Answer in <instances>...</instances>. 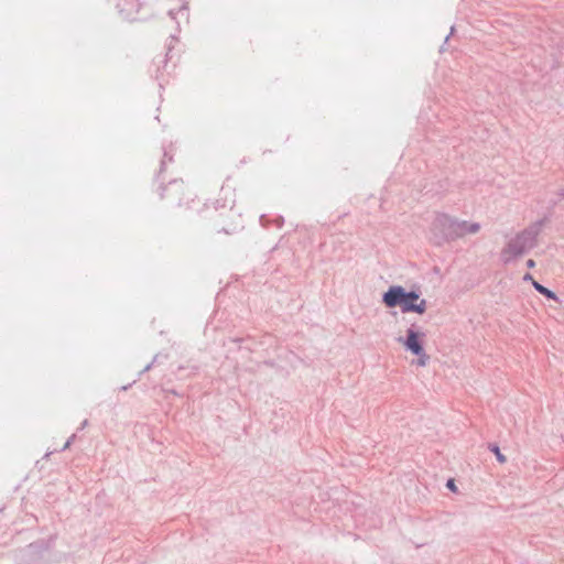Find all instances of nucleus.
I'll list each match as a JSON object with an SVG mask.
<instances>
[{
    "mask_svg": "<svg viewBox=\"0 0 564 564\" xmlns=\"http://www.w3.org/2000/svg\"><path fill=\"white\" fill-rule=\"evenodd\" d=\"M540 230L541 224L535 223L511 237L501 250V261L508 264L528 253L535 247Z\"/></svg>",
    "mask_w": 564,
    "mask_h": 564,
    "instance_id": "1",
    "label": "nucleus"
},
{
    "mask_svg": "<svg viewBox=\"0 0 564 564\" xmlns=\"http://www.w3.org/2000/svg\"><path fill=\"white\" fill-rule=\"evenodd\" d=\"M523 280L524 281H531L533 283V281H535L532 275L530 273H527L524 276H523Z\"/></svg>",
    "mask_w": 564,
    "mask_h": 564,
    "instance_id": "12",
    "label": "nucleus"
},
{
    "mask_svg": "<svg viewBox=\"0 0 564 564\" xmlns=\"http://www.w3.org/2000/svg\"><path fill=\"white\" fill-rule=\"evenodd\" d=\"M456 225V218H452L448 215H437L431 227L433 240L436 245H442L444 241L454 240V232Z\"/></svg>",
    "mask_w": 564,
    "mask_h": 564,
    "instance_id": "3",
    "label": "nucleus"
},
{
    "mask_svg": "<svg viewBox=\"0 0 564 564\" xmlns=\"http://www.w3.org/2000/svg\"><path fill=\"white\" fill-rule=\"evenodd\" d=\"M558 196L564 198V187L558 191Z\"/></svg>",
    "mask_w": 564,
    "mask_h": 564,
    "instance_id": "13",
    "label": "nucleus"
},
{
    "mask_svg": "<svg viewBox=\"0 0 564 564\" xmlns=\"http://www.w3.org/2000/svg\"><path fill=\"white\" fill-rule=\"evenodd\" d=\"M75 437H76V435H75V434H73V435H72V436L66 441V443L64 444V446H63L62 451L67 449V448L70 446V444L74 442Z\"/></svg>",
    "mask_w": 564,
    "mask_h": 564,
    "instance_id": "9",
    "label": "nucleus"
},
{
    "mask_svg": "<svg viewBox=\"0 0 564 564\" xmlns=\"http://www.w3.org/2000/svg\"><path fill=\"white\" fill-rule=\"evenodd\" d=\"M446 487H447L449 490H452V491H456V489H457V488H456V485H455V482H454V479H448V480H447V484H446Z\"/></svg>",
    "mask_w": 564,
    "mask_h": 564,
    "instance_id": "10",
    "label": "nucleus"
},
{
    "mask_svg": "<svg viewBox=\"0 0 564 564\" xmlns=\"http://www.w3.org/2000/svg\"><path fill=\"white\" fill-rule=\"evenodd\" d=\"M382 302L387 307L400 306L402 313L414 312L423 314L427 308V302L420 297L415 291H406L403 286L393 285L383 293Z\"/></svg>",
    "mask_w": 564,
    "mask_h": 564,
    "instance_id": "2",
    "label": "nucleus"
},
{
    "mask_svg": "<svg viewBox=\"0 0 564 564\" xmlns=\"http://www.w3.org/2000/svg\"><path fill=\"white\" fill-rule=\"evenodd\" d=\"M490 449H491V452H494L496 454V457L500 463L506 462V456L501 454V452L497 445H490Z\"/></svg>",
    "mask_w": 564,
    "mask_h": 564,
    "instance_id": "8",
    "label": "nucleus"
},
{
    "mask_svg": "<svg viewBox=\"0 0 564 564\" xmlns=\"http://www.w3.org/2000/svg\"><path fill=\"white\" fill-rule=\"evenodd\" d=\"M527 267H528V268H530V269L534 268V267H535V262H534V260L529 259V260L527 261Z\"/></svg>",
    "mask_w": 564,
    "mask_h": 564,
    "instance_id": "11",
    "label": "nucleus"
},
{
    "mask_svg": "<svg viewBox=\"0 0 564 564\" xmlns=\"http://www.w3.org/2000/svg\"><path fill=\"white\" fill-rule=\"evenodd\" d=\"M151 368V365L145 366V368L142 370V372L148 371Z\"/></svg>",
    "mask_w": 564,
    "mask_h": 564,
    "instance_id": "15",
    "label": "nucleus"
},
{
    "mask_svg": "<svg viewBox=\"0 0 564 564\" xmlns=\"http://www.w3.org/2000/svg\"><path fill=\"white\" fill-rule=\"evenodd\" d=\"M533 288L542 295L546 296L547 299L550 300H554V301H557V295L549 290L547 288L543 286L542 284H540L539 282L536 281H533Z\"/></svg>",
    "mask_w": 564,
    "mask_h": 564,
    "instance_id": "6",
    "label": "nucleus"
},
{
    "mask_svg": "<svg viewBox=\"0 0 564 564\" xmlns=\"http://www.w3.org/2000/svg\"><path fill=\"white\" fill-rule=\"evenodd\" d=\"M87 423H88V421H87V420H85V421L82 423L80 429H84V427L87 425Z\"/></svg>",
    "mask_w": 564,
    "mask_h": 564,
    "instance_id": "14",
    "label": "nucleus"
},
{
    "mask_svg": "<svg viewBox=\"0 0 564 564\" xmlns=\"http://www.w3.org/2000/svg\"><path fill=\"white\" fill-rule=\"evenodd\" d=\"M480 230L479 223H469L466 220L456 219L454 240L462 238L466 235H475Z\"/></svg>",
    "mask_w": 564,
    "mask_h": 564,
    "instance_id": "5",
    "label": "nucleus"
},
{
    "mask_svg": "<svg viewBox=\"0 0 564 564\" xmlns=\"http://www.w3.org/2000/svg\"><path fill=\"white\" fill-rule=\"evenodd\" d=\"M415 356H417V360H416V365L420 366V367H425L430 360V356L425 352V350L423 349V352L422 354H414Z\"/></svg>",
    "mask_w": 564,
    "mask_h": 564,
    "instance_id": "7",
    "label": "nucleus"
},
{
    "mask_svg": "<svg viewBox=\"0 0 564 564\" xmlns=\"http://www.w3.org/2000/svg\"><path fill=\"white\" fill-rule=\"evenodd\" d=\"M424 338L425 334L413 324L406 329V337L404 339L399 338V341L412 354H422L424 349L422 344Z\"/></svg>",
    "mask_w": 564,
    "mask_h": 564,
    "instance_id": "4",
    "label": "nucleus"
}]
</instances>
